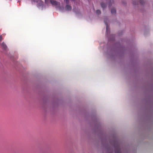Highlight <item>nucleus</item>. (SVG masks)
<instances>
[{
    "instance_id": "nucleus-2",
    "label": "nucleus",
    "mask_w": 153,
    "mask_h": 153,
    "mask_svg": "<svg viewBox=\"0 0 153 153\" xmlns=\"http://www.w3.org/2000/svg\"><path fill=\"white\" fill-rule=\"evenodd\" d=\"M65 8L67 10H71V7L68 4H67L65 6Z\"/></svg>"
},
{
    "instance_id": "nucleus-3",
    "label": "nucleus",
    "mask_w": 153,
    "mask_h": 153,
    "mask_svg": "<svg viewBox=\"0 0 153 153\" xmlns=\"http://www.w3.org/2000/svg\"><path fill=\"white\" fill-rule=\"evenodd\" d=\"M1 48L4 50H6L7 48V46L3 42L1 44Z\"/></svg>"
},
{
    "instance_id": "nucleus-10",
    "label": "nucleus",
    "mask_w": 153,
    "mask_h": 153,
    "mask_svg": "<svg viewBox=\"0 0 153 153\" xmlns=\"http://www.w3.org/2000/svg\"><path fill=\"white\" fill-rule=\"evenodd\" d=\"M64 1H65V2L67 4H68L69 3L68 0H64Z\"/></svg>"
},
{
    "instance_id": "nucleus-5",
    "label": "nucleus",
    "mask_w": 153,
    "mask_h": 153,
    "mask_svg": "<svg viewBox=\"0 0 153 153\" xmlns=\"http://www.w3.org/2000/svg\"><path fill=\"white\" fill-rule=\"evenodd\" d=\"M101 5L102 7L103 8H105L106 7V5L105 4L103 3H101Z\"/></svg>"
},
{
    "instance_id": "nucleus-11",
    "label": "nucleus",
    "mask_w": 153,
    "mask_h": 153,
    "mask_svg": "<svg viewBox=\"0 0 153 153\" xmlns=\"http://www.w3.org/2000/svg\"><path fill=\"white\" fill-rule=\"evenodd\" d=\"M2 39V36L1 35H0V41H1Z\"/></svg>"
},
{
    "instance_id": "nucleus-8",
    "label": "nucleus",
    "mask_w": 153,
    "mask_h": 153,
    "mask_svg": "<svg viewBox=\"0 0 153 153\" xmlns=\"http://www.w3.org/2000/svg\"><path fill=\"white\" fill-rule=\"evenodd\" d=\"M115 153H120V150L118 149L115 152Z\"/></svg>"
},
{
    "instance_id": "nucleus-1",
    "label": "nucleus",
    "mask_w": 153,
    "mask_h": 153,
    "mask_svg": "<svg viewBox=\"0 0 153 153\" xmlns=\"http://www.w3.org/2000/svg\"><path fill=\"white\" fill-rule=\"evenodd\" d=\"M51 3L52 5L55 6L58 4V2L53 0H51Z\"/></svg>"
},
{
    "instance_id": "nucleus-9",
    "label": "nucleus",
    "mask_w": 153,
    "mask_h": 153,
    "mask_svg": "<svg viewBox=\"0 0 153 153\" xmlns=\"http://www.w3.org/2000/svg\"><path fill=\"white\" fill-rule=\"evenodd\" d=\"M105 23V25L106 26V31H107L108 29V25L106 22L105 21H104Z\"/></svg>"
},
{
    "instance_id": "nucleus-4",
    "label": "nucleus",
    "mask_w": 153,
    "mask_h": 153,
    "mask_svg": "<svg viewBox=\"0 0 153 153\" xmlns=\"http://www.w3.org/2000/svg\"><path fill=\"white\" fill-rule=\"evenodd\" d=\"M111 12L112 14H114L116 13V10L114 8H112L111 10Z\"/></svg>"
},
{
    "instance_id": "nucleus-6",
    "label": "nucleus",
    "mask_w": 153,
    "mask_h": 153,
    "mask_svg": "<svg viewBox=\"0 0 153 153\" xmlns=\"http://www.w3.org/2000/svg\"><path fill=\"white\" fill-rule=\"evenodd\" d=\"M96 13L97 14H100L101 13V11L100 10H96Z\"/></svg>"
},
{
    "instance_id": "nucleus-7",
    "label": "nucleus",
    "mask_w": 153,
    "mask_h": 153,
    "mask_svg": "<svg viewBox=\"0 0 153 153\" xmlns=\"http://www.w3.org/2000/svg\"><path fill=\"white\" fill-rule=\"evenodd\" d=\"M113 0H110V3H109V6L110 7V6H111V4L112 3H113Z\"/></svg>"
}]
</instances>
